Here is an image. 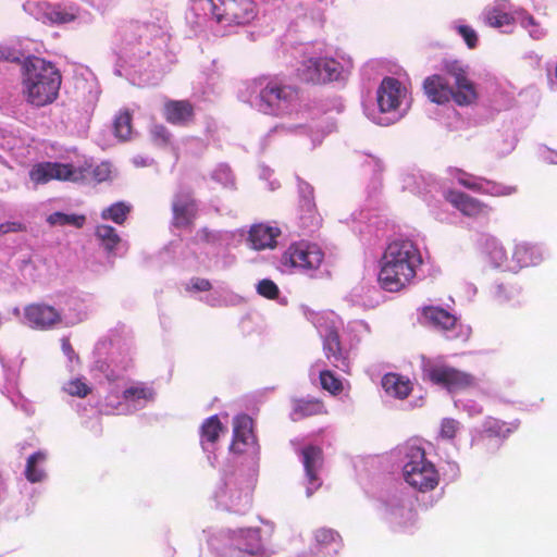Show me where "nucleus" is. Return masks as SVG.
I'll list each match as a JSON object with an SVG mask.
<instances>
[{
  "label": "nucleus",
  "mask_w": 557,
  "mask_h": 557,
  "mask_svg": "<svg viewBox=\"0 0 557 557\" xmlns=\"http://www.w3.org/2000/svg\"><path fill=\"white\" fill-rule=\"evenodd\" d=\"M326 409L322 400L313 399H297L294 401L292 419L298 421L305 418L325 414Z\"/></svg>",
  "instance_id": "obj_23"
},
{
  "label": "nucleus",
  "mask_w": 557,
  "mask_h": 557,
  "mask_svg": "<svg viewBox=\"0 0 557 557\" xmlns=\"http://www.w3.org/2000/svg\"><path fill=\"white\" fill-rule=\"evenodd\" d=\"M22 94L25 101L36 108L53 103L62 83L55 65L45 59L27 58L23 65Z\"/></svg>",
  "instance_id": "obj_2"
},
{
  "label": "nucleus",
  "mask_w": 557,
  "mask_h": 557,
  "mask_svg": "<svg viewBox=\"0 0 557 557\" xmlns=\"http://www.w3.org/2000/svg\"><path fill=\"white\" fill-rule=\"evenodd\" d=\"M301 456L306 476L309 481L307 494L311 495L321 485L318 472L323 463V451L318 446L309 445L301 449Z\"/></svg>",
  "instance_id": "obj_14"
},
{
  "label": "nucleus",
  "mask_w": 557,
  "mask_h": 557,
  "mask_svg": "<svg viewBox=\"0 0 557 557\" xmlns=\"http://www.w3.org/2000/svg\"><path fill=\"white\" fill-rule=\"evenodd\" d=\"M233 545L239 552L249 555L256 554L261 548L260 529L249 528L239 530L233 539Z\"/></svg>",
  "instance_id": "obj_22"
},
{
  "label": "nucleus",
  "mask_w": 557,
  "mask_h": 557,
  "mask_svg": "<svg viewBox=\"0 0 557 557\" xmlns=\"http://www.w3.org/2000/svg\"><path fill=\"white\" fill-rule=\"evenodd\" d=\"M197 202L191 191L175 194L172 202L173 225L177 228H186L193 225L197 216Z\"/></svg>",
  "instance_id": "obj_10"
},
{
  "label": "nucleus",
  "mask_w": 557,
  "mask_h": 557,
  "mask_svg": "<svg viewBox=\"0 0 557 557\" xmlns=\"http://www.w3.org/2000/svg\"><path fill=\"white\" fill-rule=\"evenodd\" d=\"M25 230V225L17 221H8L0 224V235L24 232Z\"/></svg>",
  "instance_id": "obj_49"
},
{
  "label": "nucleus",
  "mask_w": 557,
  "mask_h": 557,
  "mask_svg": "<svg viewBox=\"0 0 557 557\" xmlns=\"http://www.w3.org/2000/svg\"><path fill=\"white\" fill-rule=\"evenodd\" d=\"M446 72L455 78V83L459 82L461 78L467 77L465 70L457 62L447 63L445 66Z\"/></svg>",
  "instance_id": "obj_50"
},
{
  "label": "nucleus",
  "mask_w": 557,
  "mask_h": 557,
  "mask_svg": "<svg viewBox=\"0 0 557 557\" xmlns=\"http://www.w3.org/2000/svg\"><path fill=\"white\" fill-rule=\"evenodd\" d=\"M320 215L315 203L308 197H304L299 205V224L305 231H312L320 224Z\"/></svg>",
  "instance_id": "obj_26"
},
{
  "label": "nucleus",
  "mask_w": 557,
  "mask_h": 557,
  "mask_svg": "<svg viewBox=\"0 0 557 557\" xmlns=\"http://www.w3.org/2000/svg\"><path fill=\"white\" fill-rule=\"evenodd\" d=\"M150 135L152 143L159 147H166L171 144L172 135L162 124L154 125L150 131Z\"/></svg>",
  "instance_id": "obj_42"
},
{
  "label": "nucleus",
  "mask_w": 557,
  "mask_h": 557,
  "mask_svg": "<svg viewBox=\"0 0 557 557\" xmlns=\"http://www.w3.org/2000/svg\"><path fill=\"white\" fill-rule=\"evenodd\" d=\"M425 376L435 385L456 392L475 385V377L448 364L426 363L423 368Z\"/></svg>",
  "instance_id": "obj_7"
},
{
  "label": "nucleus",
  "mask_w": 557,
  "mask_h": 557,
  "mask_svg": "<svg viewBox=\"0 0 557 557\" xmlns=\"http://www.w3.org/2000/svg\"><path fill=\"white\" fill-rule=\"evenodd\" d=\"M95 236L109 253H112L121 242V237L116 230L107 224L97 225L95 228Z\"/></svg>",
  "instance_id": "obj_29"
},
{
  "label": "nucleus",
  "mask_w": 557,
  "mask_h": 557,
  "mask_svg": "<svg viewBox=\"0 0 557 557\" xmlns=\"http://www.w3.org/2000/svg\"><path fill=\"white\" fill-rule=\"evenodd\" d=\"M129 212V206L125 205L124 202H115L109 208L102 210L101 218L103 220H111L116 224H123L126 221Z\"/></svg>",
  "instance_id": "obj_38"
},
{
  "label": "nucleus",
  "mask_w": 557,
  "mask_h": 557,
  "mask_svg": "<svg viewBox=\"0 0 557 557\" xmlns=\"http://www.w3.org/2000/svg\"><path fill=\"white\" fill-rule=\"evenodd\" d=\"M133 116L128 110L121 111L114 119L113 129L114 135L120 140H128L132 135L133 125H132Z\"/></svg>",
  "instance_id": "obj_34"
},
{
  "label": "nucleus",
  "mask_w": 557,
  "mask_h": 557,
  "mask_svg": "<svg viewBox=\"0 0 557 557\" xmlns=\"http://www.w3.org/2000/svg\"><path fill=\"white\" fill-rule=\"evenodd\" d=\"M50 225H73L82 228L85 225L86 216L83 214H66L63 212H53L47 218Z\"/></svg>",
  "instance_id": "obj_37"
},
{
  "label": "nucleus",
  "mask_w": 557,
  "mask_h": 557,
  "mask_svg": "<svg viewBox=\"0 0 557 557\" xmlns=\"http://www.w3.org/2000/svg\"><path fill=\"white\" fill-rule=\"evenodd\" d=\"M458 430V422L454 419H444L441 424V436L451 440L456 436Z\"/></svg>",
  "instance_id": "obj_48"
},
{
  "label": "nucleus",
  "mask_w": 557,
  "mask_h": 557,
  "mask_svg": "<svg viewBox=\"0 0 557 557\" xmlns=\"http://www.w3.org/2000/svg\"><path fill=\"white\" fill-rule=\"evenodd\" d=\"M423 258L418 246L409 239L389 243L380 260L377 281L389 293H397L411 284Z\"/></svg>",
  "instance_id": "obj_1"
},
{
  "label": "nucleus",
  "mask_w": 557,
  "mask_h": 557,
  "mask_svg": "<svg viewBox=\"0 0 557 557\" xmlns=\"http://www.w3.org/2000/svg\"><path fill=\"white\" fill-rule=\"evenodd\" d=\"M223 431L224 426L219 417L216 414L209 417L202 422L200 428L201 443L207 442L214 444L219 440L220 433Z\"/></svg>",
  "instance_id": "obj_32"
},
{
  "label": "nucleus",
  "mask_w": 557,
  "mask_h": 557,
  "mask_svg": "<svg viewBox=\"0 0 557 557\" xmlns=\"http://www.w3.org/2000/svg\"><path fill=\"white\" fill-rule=\"evenodd\" d=\"M421 314L425 324L442 331L454 330L457 324V318L441 307L425 306Z\"/></svg>",
  "instance_id": "obj_21"
},
{
  "label": "nucleus",
  "mask_w": 557,
  "mask_h": 557,
  "mask_svg": "<svg viewBox=\"0 0 557 557\" xmlns=\"http://www.w3.org/2000/svg\"><path fill=\"white\" fill-rule=\"evenodd\" d=\"M444 198L463 216L472 220L488 219L493 212L487 202L460 190L448 189Z\"/></svg>",
  "instance_id": "obj_8"
},
{
  "label": "nucleus",
  "mask_w": 557,
  "mask_h": 557,
  "mask_svg": "<svg viewBox=\"0 0 557 557\" xmlns=\"http://www.w3.org/2000/svg\"><path fill=\"white\" fill-rule=\"evenodd\" d=\"M423 90L428 99L436 104H445L453 99V87L445 77L437 74L424 79Z\"/></svg>",
  "instance_id": "obj_18"
},
{
  "label": "nucleus",
  "mask_w": 557,
  "mask_h": 557,
  "mask_svg": "<svg viewBox=\"0 0 557 557\" xmlns=\"http://www.w3.org/2000/svg\"><path fill=\"white\" fill-rule=\"evenodd\" d=\"M512 261L516 262L513 268H528L541 261V253L535 246L520 243L515 246Z\"/></svg>",
  "instance_id": "obj_25"
},
{
  "label": "nucleus",
  "mask_w": 557,
  "mask_h": 557,
  "mask_svg": "<svg viewBox=\"0 0 557 557\" xmlns=\"http://www.w3.org/2000/svg\"><path fill=\"white\" fill-rule=\"evenodd\" d=\"M324 260L322 248L305 239L292 243L282 253L281 263L289 270L304 273L317 271Z\"/></svg>",
  "instance_id": "obj_5"
},
{
  "label": "nucleus",
  "mask_w": 557,
  "mask_h": 557,
  "mask_svg": "<svg viewBox=\"0 0 557 557\" xmlns=\"http://www.w3.org/2000/svg\"><path fill=\"white\" fill-rule=\"evenodd\" d=\"M484 251L495 267H503L507 262V251L498 238L488 236L484 242Z\"/></svg>",
  "instance_id": "obj_30"
},
{
  "label": "nucleus",
  "mask_w": 557,
  "mask_h": 557,
  "mask_svg": "<svg viewBox=\"0 0 557 557\" xmlns=\"http://www.w3.org/2000/svg\"><path fill=\"white\" fill-rule=\"evenodd\" d=\"M320 70L323 84L337 81L341 76V65L334 59L320 58Z\"/></svg>",
  "instance_id": "obj_39"
},
{
  "label": "nucleus",
  "mask_w": 557,
  "mask_h": 557,
  "mask_svg": "<svg viewBox=\"0 0 557 557\" xmlns=\"http://www.w3.org/2000/svg\"><path fill=\"white\" fill-rule=\"evenodd\" d=\"M313 552L323 557L335 556L343 548V539L339 533L333 529H317L313 533Z\"/></svg>",
  "instance_id": "obj_16"
},
{
  "label": "nucleus",
  "mask_w": 557,
  "mask_h": 557,
  "mask_svg": "<svg viewBox=\"0 0 557 557\" xmlns=\"http://www.w3.org/2000/svg\"><path fill=\"white\" fill-rule=\"evenodd\" d=\"M45 17L54 24H65L75 20L76 15L61 8L60 5H52L48 2H42Z\"/></svg>",
  "instance_id": "obj_33"
},
{
  "label": "nucleus",
  "mask_w": 557,
  "mask_h": 557,
  "mask_svg": "<svg viewBox=\"0 0 557 557\" xmlns=\"http://www.w3.org/2000/svg\"><path fill=\"white\" fill-rule=\"evenodd\" d=\"M73 174L74 169L71 164L40 162L30 169L29 178L36 185H44L52 180L70 181Z\"/></svg>",
  "instance_id": "obj_9"
},
{
  "label": "nucleus",
  "mask_w": 557,
  "mask_h": 557,
  "mask_svg": "<svg viewBox=\"0 0 557 557\" xmlns=\"http://www.w3.org/2000/svg\"><path fill=\"white\" fill-rule=\"evenodd\" d=\"M458 34L463 38L469 49H474L478 46V34L468 25H459L457 27Z\"/></svg>",
  "instance_id": "obj_45"
},
{
  "label": "nucleus",
  "mask_w": 557,
  "mask_h": 557,
  "mask_svg": "<svg viewBox=\"0 0 557 557\" xmlns=\"http://www.w3.org/2000/svg\"><path fill=\"white\" fill-rule=\"evenodd\" d=\"M26 322L34 329L48 330L61 322L60 312L46 304H30L25 307Z\"/></svg>",
  "instance_id": "obj_11"
},
{
  "label": "nucleus",
  "mask_w": 557,
  "mask_h": 557,
  "mask_svg": "<svg viewBox=\"0 0 557 557\" xmlns=\"http://www.w3.org/2000/svg\"><path fill=\"white\" fill-rule=\"evenodd\" d=\"M253 421L247 414L237 416L233 420V440L231 450L243 454L255 446L257 440L253 434Z\"/></svg>",
  "instance_id": "obj_12"
},
{
  "label": "nucleus",
  "mask_w": 557,
  "mask_h": 557,
  "mask_svg": "<svg viewBox=\"0 0 557 557\" xmlns=\"http://www.w3.org/2000/svg\"><path fill=\"white\" fill-rule=\"evenodd\" d=\"M99 175H100V173H99V168H98L96 171V176H99Z\"/></svg>",
  "instance_id": "obj_53"
},
{
  "label": "nucleus",
  "mask_w": 557,
  "mask_h": 557,
  "mask_svg": "<svg viewBox=\"0 0 557 557\" xmlns=\"http://www.w3.org/2000/svg\"><path fill=\"white\" fill-rule=\"evenodd\" d=\"M153 396H154L153 389L150 387H147L143 384L131 386L123 392V398L125 400H133V401L139 400V399L152 400Z\"/></svg>",
  "instance_id": "obj_41"
},
{
  "label": "nucleus",
  "mask_w": 557,
  "mask_h": 557,
  "mask_svg": "<svg viewBox=\"0 0 557 557\" xmlns=\"http://www.w3.org/2000/svg\"><path fill=\"white\" fill-rule=\"evenodd\" d=\"M257 292L259 295L268 299H276L280 295L277 285L272 280H261L257 285Z\"/></svg>",
  "instance_id": "obj_44"
},
{
  "label": "nucleus",
  "mask_w": 557,
  "mask_h": 557,
  "mask_svg": "<svg viewBox=\"0 0 557 557\" xmlns=\"http://www.w3.org/2000/svg\"><path fill=\"white\" fill-rule=\"evenodd\" d=\"M62 350L63 352L72 360L73 356L75 355L74 348L71 345L69 338L62 339Z\"/></svg>",
  "instance_id": "obj_51"
},
{
  "label": "nucleus",
  "mask_w": 557,
  "mask_h": 557,
  "mask_svg": "<svg viewBox=\"0 0 557 557\" xmlns=\"http://www.w3.org/2000/svg\"><path fill=\"white\" fill-rule=\"evenodd\" d=\"M280 235L278 227L260 223L250 227L248 240L256 250L273 249L276 247Z\"/></svg>",
  "instance_id": "obj_19"
},
{
  "label": "nucleus",
  "mask_w": 557,
  "mask_h": 557,
  "mask_svg": "<svg viewBox=\"0 0 557 557\" xmlns=\"http://www.w3.org/2000/svg\"><path fill=\"white\" fill-rule=\"evenodd\" d=\"M403 468L405 481L420 492L433 491L440 482L435 466L425 457L423 448L410 446L406 450Z\"/></svg>",
  "instance_id": "obj_4"
},
{
  "label": "nucleus",
  "mask_w": 557,
  "mask_h": 557,
  "mask_svg": "<svg viewBox=\"0 0 557 557\" xmlns=\"http://www.w3.org/2000/svg\"><path fill=\"white\" fill-rule=\"evenodd\" d=\"M406 89L394 77H385L377 89V103L382 112H392L399 108Z\"/></svg>",
  "instance_id": "obj_13"
},
{
  "label": "nucleus",
  "mask_w": 557,
  "mask_h": 557,
  "mask_svg": "<svg viewBox=\"0 0 557 557\" xmlns=\"http://www.w3.org/2000/svg\"><path fill=\"white\" fill-rule=\"evenodd\" d=\"M296 76L299 82L305 84H323L320 70V58H309L304 60L297 67Z\"/></svg>",
  "instance_id": "obj_24"
},
{
  "label": "nucleus",
  "mask_w": 557,
  "mask_h": 557,
  "mask_svg": "<svg viewBox=\"0 0 557 557\" xmlns=\"http://www.w3.org/2000/svg\"><path fill=\"white\" fill-rule=\"evenodd\" d=\"M46 460L47 454L41 450L36 451L28 457L25 467V478L27 481L37 483L45 479L46 473L44 469L39 467V465L44 463Z\"/></svg>",
  "instance_id": "obj_28"
},
{
  "label": "nucleus",
  "mask_w": 557,
  "mask_h": 557,
  "mask_svg": "<svg viewBox=\"0 0 557 557\" xmlns=\"http://www.w3.org/2000/svg\"><path fill=\"white\" fill-rule=\"evenodd\" d=\"M381 385L388 396L401 400L406 399L413 389V384L409 377L395 372L384 374Z\"/></svg>",
  "instance_id": "obj_20"
},
{
  "label": "nucleus",
  "mask_w": 557,
  "mask_h": 557,
  "mask_svg": "<svg viewBox=\"0 0 557 557\" xmlns=\"http://www.w3.org/2000/svg\"><path fill=\"white\" fill-rule=\"evenodd\" d=\"M163 116L172 125L187 126L195 121V108L189 100H166Z\"/></svg>",
  "instance_id": "obj_15"
},
{
  "label": "nucleus",
  "mask_w": 557,
  "mask_h": 557,
  "mask_svg": "<svg viewBox=\"0 0 557 557\" xmlns=\"http://www.w3.org/2000/svg\"><path fill=\"white\" fill-rule=\"evenodd\" d=\"M458 172L460 174V176L457 177L458 184L472 191L480 193V190L482 189V182L480 181V178L474 180L471 177V175L467 174L463 171Z\"/></svg>",
  "instance_id": "obj_46"
},
{
  "label": "nucleus",
  "mask_w": 557,
  "mask_h": 557,
  "mask_svg": "<svg viewBox=\"0 0 557 557\" xmlns=\"http://www.w3.org/2000/svg\"><path fill=\"white\" fill-rule=\"evenodd\" d=\"M482 433L490 438H505L510 433V429L506 422L488 417L483 422Z\"/></svg>",
  "instance_id": "obj_36"
},
{
  "label": "nucleus",
  "mask_w": 557,
  "mask_h": 557,
  "mask_svg": "<svg viewBox=\"0 0 557 557\" xmlns=\"http://www.w3.org/2000/svg\"><path fill=\"white\" fill-rule=\"evenodd\" d=\"M484 22L486 25L493 28H500L504 26L512 25L515 17L500 10L499 8H490L484 13Z\"/></svg>",
  "instance_id": "obj_35"
},
{
  "label": "nucleus",
  "mask_w": 557,
  "mask_h": 557,
  "mask_svg": "<svg viewBox=\"0 0 557 557\" xmlns=\"http://www.w3.org/2000/svg\"><path fill=\"white\" fill-rule=\"evenodd\" d=\"M253 84L259 87L257 106L265 114L282 115L298 101L299 89L277 77L261 76L256 78Z\"/></svg>",
  "instance_id": "obj_3"
},
{
  "label": "nucleus",
  "mask_w": 557,
  "mask_h": 557,
  "mask_svg": "<svg viewBox=\"0 0 557 557\" xmlns=\"http://www.w3.org/2000/svg\"><path fill=\"white\" fill-rule=\"evenodd\" d=\"M64 389L71 396H77L81 398H84L91 393V388L81 379L69 381Z\"/></svg>",
  "instance_id": "obj_43"
},
{
  "label": "nucleus",
  "mask_w": 557,
  "mask_h": 557,
  "mask_svg": "<svg viewBox=\"0 0 557 557\" xmlns=\"http://www.w3.org/2000/svg\"><path fill=\"white\" fill-rule=\"evenodd\" d=\"M456 90L453 89V100L458 106H470L472 104L476 98L478 94L473 83L468 78H461L459 82L455 83Z\"/></svg>",
  "instance_id": "obj_27"
},
{
  "label": "nucleus",
  "mask_w": 557,
  "mask_h": 557,
  "mask_svg": "<svg viewBox=\"0 0 557 557\" xmlns=\"http://www.w3.org/2000/svg\"><path fill=\"white\" fill-rule=\"evenodd\" d=\"M320 383L323 389L330 392L332 395H338L343 391L342 381L334 375L330 370H323L319 375Z\"/></svg>",
  "instance_id": "obj_40"
},
{
  "label": "nucleus",
  "mask_w": 557,
  "mask_h": 557,
  "mask_svg": "<svg viewBox=\"0 0 557 557\" xmlns=\"http://www.w3.org/2000/svg\"><path fill=\"white\" fill-rule=\"evenodd\" d=\"M211 13L220 24L247 25L258 14L255 0H210Z\"/></svg>",
  "instance_id": "obj_6"
},
{
  "label": "nucleus",
  "mask_w": 557,
  "mask_h": 557,
  "mask_svg": "<svg viewBox=\"0 0 557 557\" xmlns=\"http://www.w3.org/2000/svg\"><path fill=\"white\" fill-rule=\"evenodd\" d=\"M211 288L212 284L210 281L202 277H193L186 286L187 292H209Z\"/></svg>",
  "instance_id": "obj_47"
},
{
  "label": "nucleus",
  "mask_w": 557,
  "mask_h": 557,
  "mask_svg": "<svg viewBox=\"0 0 557 557\" xmlns=\"http://www.w3.org/2000/svg\"><path fill=\"white\" fill-rule=\"evenodd\" d=\"M480 181L482 182V189L480 190V194L483 195L491 197H508L518 191V187L516 185H507L484 177H480Z\"/></svg>",
  "instance_id": "obj_31"
},
{
  "label": "nucleus",
  "mask_w": 557,
  "mask_h": 557,
  "mask_svg": "<svg viewBox=\"0 0 557 557\" xmlns=\"http://www.w3.org/2000/svg\"><path fill=\"white\" fill-rule=\"evenodd\" d=\"M525 22H527V25H535L534 17L531 15L525 18Z\"/></svg>",
  "instance_id": "obj_52"
},
{
  "label": "nucleus",
  "mask_w": 557,
  "mask_h": 557,
  "mask_svg": "<svg viewBox=\"0 0 557 557\" xmlns=\"http://www.w3.org/2000/svg\"><path fill=\"white\" fill-rule=\"evenodd\" d=\"M323 351L327 360L342 371L348 368L347 357L342 348L341 338L334 326H329L323 335Z\"/></svg>",
  "instance_id": "obj_17"
}]
</instances>
